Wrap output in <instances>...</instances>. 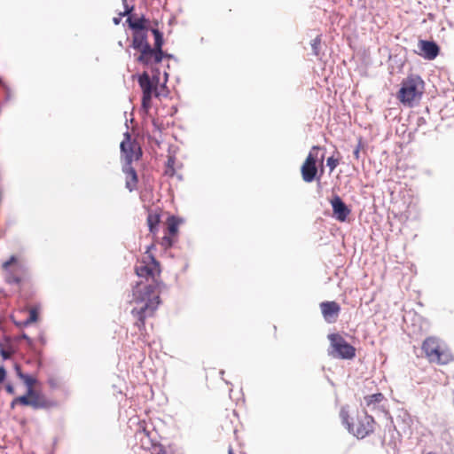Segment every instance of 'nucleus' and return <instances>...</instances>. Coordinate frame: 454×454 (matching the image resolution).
<instances>
[{"label": "nucleus", "mask_w": 454, "mask_h": 454, "mask_svg": "<svg viewBox=\"0 0 454 454\" xmlns=\"http://www.w3.org/2000/svg\"><path fill=\"white\" fill-rule=\"evenodd\" d=\"M114 23H115V24H118V23H119L118 19H114Z\"/></svg>", "instance_id": "nucleus-31"}, {"label": "nucleus", "mask_w": 454, "mask_h": 454, "mask_svg": "<svg viewBox=\"0 0 454 454\" xmlns=\"http://www.w3.org/2000/svg\"><path fill=\"white\" fill-rule=\"evenodd\" d=\"M160 79L158 75H153L152 78L147 72H144L138 76V84L142 90V108L145 113H148L152 108L153 96L159 98L160 92L159 90Z\"/></svg>", "instance_id": "nucleus-8"}, {"label": "nucleus", "mask_w": 454, "mask_h": 454, "mask_svg": "<svg viewBox=\"0 0 454 454\" xmlns=\"http://www.w3.org/2000/svg\"><path fill=\"white\" fill-rule=\"evenodd\" d=\"M423 356L431 364H447L453 360L449 347L440 339L430 336L421 344Z\"/></svg>", "instance_id": "nucleus-5"}, {"label": "nucleus", "mask_w": 454, "mask_h": 454, "mask_svg": "<svg viewBox=\"0 0 454 454\" xmlns=\"http://www.w3.org/2000/svg\"><path fill=\"white\" fill-rule=\"evenodd\" d=\"M28 312L29 317L24 322L25 325L35 323L38 320V309L36 308H31Z\"/></svg>", "instance_id": "nucleus-21"}, {"label": "nucleus", "mask_w": 454, "mask_h": 454, "mask_svg": "<svg viewBox=\"0 0 454 454\" xmlns=\"http://www.w3.org/2000/svg\"><path fill=\"white\" fill-rule=\"evenodd\" d=\"M425 90V82L418 74H410L401 83L398 100L404 106H412L419 101Z\"/></svg>", "instance_id": "nucleus-6"}, {"label": "nucleus", "mask_w": 454, "mask_h": 454, "mask_svg": "<svg viewBox=\"0 0 454 454\" xmlns=\"http://www.w3.org/2000/svg\"><path fill=\"white\" fill-rule=\"evenodd\" d=\"M22 338H24V339L27 340L28 341H30V339L26 334H23Z\"/></svg>", "instance_id": "nucleus-30"}, {"label": "nucleus", "mask_w": 454, "mask_h": 454, "mask_svg": "<svg viewBox=\"0 0 454 454\" xmlns=\"http://www.w3.org/2000/svg\"><path fill=\"white\" fill-rule=\"evenodd\" d=\"M152 453L153 454H173L171 451H168V450H166V448L161 444L154 445L153 447Z\"/></svg>", "instance_id": "nucleus-22"}, {"label": "nucleus", "mask_w": 454, "mask_h": 454, "mask_svg": "<svg viewBox=\"0 0 454 454\" xmlns=\"http://www.w3.org/2000/svg\"><path fill=\"white\" fill-rule=\"evenodd\" d=\"M146 222L150 233L155 237L157 233V227L160 223V215L156 212H149Z\"/></svg>", "instance_id": "nucleus-18"}, {"label": "nucleus", "mask_w": 454, "mask_h": 454, "mask_svg": "<svg viewBox=\"0 0 454 454\" xmlns=\"http://www.w3.org/2000/svg\"><path fill=\"white\" fill-rule=\"evenodd\" d=\"M6 283L15 285L21 295L30 296L33 292V281L27 268L16 255H12L2 264Z\"/></svg>", "instance_id": "nucleus-3"}, {"label": "nucleus", "mask_w": 454, "mask_h": 454, "mask_svg": "<svg viewBox=\"0 0 454 454\" xmlns=\"http://www.w3.org/2000/svg\"><path fill=\"white\" fill-rule=\"evenodd\" d=\"M327 339L330 342L329 356L343 360H351L356 356V348L349 344L340 333H330Z\"/></svg>", "instance_id": "nucleus-9"}, {"label": "nucleus", "mask_w": 454, "mask_h": 454, "mask_svg": "<svg viewBox=\"0 0 454 454\" xmlns=\"http://www.w3.org/2000/svg\"><path fill=\"white\" fill-rule=\"evenodd\" d=\"M122 170L125 174V186L129 192H133L137 187V174L131 165H124Z\"/></svg>", "instance_id": "nucleus-15"}, {"label": "nucleus", "mask_w": 454, "mask_h": 454, "mask_svg": "<svg viewBox=\"0 0 454 454\" xmlns=\"http://www.w3.org/2000/svg\"><path fill=\"white\" fill-rule=\"evenodd\" d=\"M320 44H321L320 36H317L311 43V47H312L313 52L316 56H318V54H319Z\"/></svg>", "instance_id": "nucleus-23"}, {"label": "nucleus", "mask_w": 454, "mask_h": 454, "mask_svg": "<svg viewBox=\"0 0 454 454\" xmlns=\"http://www.w3.org/2000/svg\"><path fill=\"white\" fill-rule=\"evenodd\" d=\"M319 306L323 317L327 323L333 324L337 321L340 312V306L339 303L334 301H323Z\"/></svg>", "instance_id": "nucleus-13"}, {"label": "nucleus", "mask_w": 454, "mask_h": 454, "mask_svg": "<svg viewBox=\"0 0 454 454\" xmlns=\"http://www.w3.org/2000/svg\"><path fill=\"white\" fill-rule=\"evenodd\" d=\"M340 415L342 422L348 426L349 432L357 438L363 439L374 431L376 422L373 417L368 415L365 411L357 412L356 419H352L351 422L348 420V412L345 409H341Z\"/></svg>", "instance_id": "nucleus-7"}, {"label": "nucleus", "mask_w": 454, "mask_h": 454, "mask_svg": "<svg viewBox=\"0 0 454 454\" xmlns=\"http://www.w3.org/2000/svg\"><path fill=\"white\" fill-rule=\"evenodd\" d=\"M323 160H324V155H322V157H321V160H320L321 163L323 162Z\"/></svg>", "instance_id": "nucleus-32"}, {"label": "nucleus", "mask_w": 454, "mask_h": 454, "mask_svg": "<svg viewBox=\"0 0 454 454\" xmlns=\"http://www.w3.org/2000/svg\"><path fill=\"white\" fill-rule=\"evenodd\" d=\"M12 353L13 352L12 350H7L4 348L0 349V354L4 360L9 359L12 356Z\"/></svg>", "instance_id": "nucleus-25"}, {"label": "nucleus", "mask_w": 454, "mask_h": 454, "mask_svg": "<svg viewBox=\"0 0 454 454\" xmlns=\"http://www.w3.org/2000/svg\"><path fill=\"white\" fill-rule=\"evenodd\" d=\"M419 47L423 56L429 60L435 59L439 53V47L434 42L420 41Z\"/></svg>", "instance_id": "nucleus-17"}, {"label": "nucleus", "mask_w": 454, "mask_h": 454, "mask_svg": "<svg viewBox=\"0 0 454 454\" xmlns=\"http://www.w3.org/2000/svg\"><path fill=\"white\" fill-rule=\"evenodd\" d=\"M153 247L154 244L147 247L135 266V272L141 280L133 288L130 302L135 304L131 315L136 319L134 325L139 331L145 329V318L153 317L160 303L161 270L160 262L150 252Z\"/></svg>", "instance_id": "nucleus-1"}, {"label": "nucleus", "mask_w": 454, "mask_h": 454, "mask_svg": "<svg viewBox=\"0 0 454 454\" xmlns=\"http://www.w3.org/2000/svg\"><path fill=\"white\" fill-rule=\"evenodd\" d=\"M176 158L174 156H168L166 162L164 174L169 177H172L176 174Z\"/></svg>", "instance_id": "nucleus-20"}, {"label": "nucleus", "mask_w": 454, "mask_h": 454, "mask_svg": "<svg viewBox=\"0 0 454 454\" xmlns=\"http://www.w3.org/2000/svg\"><path fill=\"white\" fill-rule=\"evenodd\" d=\"M361 148H362V143L359 142L358 145H356V148L354 151V156L356 159H359Z\"/></svg>", "instance_id": "nucleus-27"}, {"label": "nucleus", "mask_w": 454, "mask_h": 454, "mask_svg": "<svg viewBox=\"0 0 454 454\" xmlns=\"http://www.w3.org/2000/svg\"><path fill=\"white\" fill-rule=\"evenodd\" d=\"M238 421V414L235 410L226 409L220 416V424L223 429H233L235 422Z\"/></svg>", "instance_id": "nucleus-16"}, {"label": "nucleus", "mask_w": 454, "mask_h": 454, "mask_svg": "<svg viewBox=\"0 0 454 454\" xmlns=\"http://www.w3.org/2000/svg\"><path fill=\"white\" fill-rule=\"evenodd\" d=\"M339 163V159L334 157H329L326 161L327 166L330 168V172H333Z\"/></svg>", "instance_id": "nucleus-24"}, {"label": "nucleus", "mask_w": 454, "mask_h": 454, "mask_svg": "<svg viewBox=\"0 0 454 454\" xmlns=\"http://www.w3.org/2000/svg\"><path fill=\"white\" fill-rule=\"evenodd\" d=\"M319 146L314 145L309 151L305 161L301 165V173L304 182L311 183L317 176Z\"/></svg>", "instance_id": "nucleus-11"}, {"label": "nucleus", "mask_w": 454, "mask_h": 454, "mask_svg": "<svg viewBox=\"0 0 454 454\" xmlns=\"http://www.w3.org/2000/svg\"><path fill=\"white\" fill-rule=\"evenodd\" d=\"M14 370L17 376L27 386V393L24 395L18 396L11 403V407L13 408L16 404L24 406H30L35 410L49 409L55 405V403L48 399L43 394L35 390L34 386L36 383V379L34 376L23 373L19 364H14Z\"/></svg>", "instance_id": "nucleus-4"}, {"label": "nucleus", "mask_w": 454, "mask_h": 454, "mask_svg": "<svg viewBox=\"0 0 454 454\" xmlns=\"http://www.w3.org/2000/svg\"><path fill=\"white\" fill-rule=\"evenodd\" d=\"M5 389H6V391H7L9 394H11V395H13V394H14V387H12V385H11V384H7V385L5 386Z\"/></svg>", "instance_id": "nucleus-28"}, {"label": "nucleus", "mask_w": 454, "mask_h": 454, "mask_svg": "<svg viewBox=\"0 0 454 454\" xmlns=\"http://www.w3.org/2000/svg\"><path fill=\"white\" fill-rule=\"evenodd\" d=\"M180 220L171 215L168 217L165 223L164 236L158 243L165 249L170 248L178 239Z\"/></svg>", "instance_id": "nucleus-10"}, {"label": "nucleus", "mask_w": 454, "mask_h": 454, "mask_svg": "<svg viewBox=\"0 0 454 454\" xmlns=\"http://www.w3.org/2000/svg\"><path fill=\"white\" fill-rule=\"evenodd\" d=\"M384 400L381 393L370 395L364 397L365 406L371 410H374Z\"/></svg>", "instance_id": "nucleus-19"}, {"label": "nucleus", "mask_w": 454, "mask_h": 454, "mask_svg": "<svg viewBox=\"0 0 454 454\" xmlns=\"http://www.w3.org/2000/svg\"><path fill=\"white\" fill-rule=\"evenodd\" d=\"M121 154L125 160V165H131L134 160H138L142 156V151L136 141H132L129 133L124 134V139L121 143Z\"/></svg>", "instance_id": "nucleus-12"}, {"label": "nucleus", "mask_w": 454, "mask_h": 454, "mask_svg": "<svg viewBox=\"0 0 454 454\" xmlns=\"http://www.w3.org/2000/svg\"><path fill=\"white\" fill-rule=\"evenodd\" d=\"M6 378V370L5 368L1 365L0 366V384H2Z\"/></svg>", "instance_id": "nucleus-26"}, {"label": "nucleus", "mask_w": 454, "mask_h": 454, "mask_svg": "<svg viewBox=\"0 0 454 454\" xmlns=\"http://www.w3.org/2000/svg\"><path fill=\"white\" fill-rule=\"evenodd\" d=\"M127 22L133 30L130 46L137 52L135 58L137 62L153 66L161 62L164 57H168L162 50V33L157 28H150L149 20L129 17Z\"/></svg>", "instance_id": "nucleus-2"}, {"label": "nucleus", "mask_w": 454, "mask_h": 454, "mask_svg": "<svg viewBox=\"0 0 454 454\" xmlns=\"http://www.w3.org/2000/svg\"><path fill=\"white\" fill-rule=\"evenodd\" d=\"M333 216L340 222H345L350 214V209L342 201L340 196L335 195L331 200Z\"/></svg>", "instance_id": "nucleus-14"}, {"label": "nucleus", "mask_w": 454, "mask_h": 454, "mask_svg": "<svg viewBox=\"0 0 454 454\" xmlns=\"http://www.w3.org/2000/svg\"><path fill=\"white\" fill-rule=\"evenodd\" d=\"M228 454H234L231 447L229 448Z\"/></svg>", "instance_id": "nucleus-29"}, {"label": "nucleus", "mask_w": 454, "mask_h": 454, "mask_svg": "<svg viewBox=\"0 0 454 454\" xmlns=\"http://www.w3.org/2000/svg\"><path fill=\"white\" fill-rule=\"evenodd\" d=\"M427 454H435L434 452L429 451Z\"/></svg>", "instance_id": "nucleus-33"}]
</instances>
